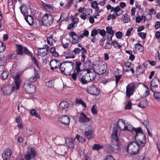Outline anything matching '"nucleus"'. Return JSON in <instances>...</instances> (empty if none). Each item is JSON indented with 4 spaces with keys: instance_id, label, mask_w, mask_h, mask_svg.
<instances>
[{
    "instance_id": "obj_6",
    "label": "nucleus",
    "mask_w": 160,
    "mask_h": 160,
    "mask_svg": "<svg viewBox=\"0 0 160 160\" xmlns=\"http://www.w3.org/2000/svg\"><path fill=\"white\" fill-rule=\"evenodd\" d=\"M95 72L99 75H102L105 73L107 70L106 63H100L99 65H95L93 67Z\"/></svg>"
},
{
    "instance_id": "obj_40",
    "label": "nucleus",
    "mask_w": 160,
    "mask_h": 160,
    "mask_svg": "<svg viewBox=\"0 0 160 160\" xmlns=\"http://www.w3.org/2000/svg\"><path fill=\"white\" fill-rule=\"evenodd\" d=\"M107 32L109 34L112 35V37L114 35V31L112 30V28L111 27H106Z\"/></svg>"
},
{
    "instance_id": "obj_15",
    "label": "nucleus",
    "mask_w": 160,
    "mask_h": 160,
    "mask_svg": "<svg viewBox=\"0 0 160 160\" xmlns=\"http://www.w3.org/2000/svg\"><path fill=\"white\" fill-rule=\"evenodd\" d=\"M36 156L35 149L33 148H31L29 151L27 152L24 155V158L26 160H31V157L34 158Z\"/></svg>"
},
{
    "instance_id": "obj_29",
    "label": "nucleus",
    "mask_w": 160,
    "mask_h": 160,
    "mask_svg": "<svg viewBox=\"0 0 160 160\" xmlns=\"http://www.w3.org/2000/svg\"><path fill=\"white\" fill-rule=\"evenodd\" d=\"M69 104L68 102L66 101L62 102L59 105V108L60 109H65L68 107Z\"/></svg>"
},
{
    "instance_id": "obj_2",
    "label": "nucleus",
    "mask_w": 160,
    "mask_h": 160,
    "mask_svg": "<svg viewBox=\"0 0 160 160\" xmlns=\"http://www.w3.org/2000/svg\"><path fill=\"white\" fill-rule=\"evenodd\" d=\"M117 125L118 128L122 130H127L131 131L132 133H136L138 131L142 129L140 127L137 128L133 127L130 123L128 121L122 119H119L117 122Z\"/></svg>"
},
{
    "instance_id": "obj_34",
    "label": "nucleus",
    "mask_w": 160,
    "mask_h": 160,
    "mask_svg": "<svg viewBox=\"0 0 160 160\" xmlns=\"http://www.w3.org/2000/svg\"><path fill=\"white\" fill-rule=\"evenodd\" d=\"M30 113L33 116H35L39 120L41 119L40 115L36 112V110L34 109H32L30 111Z\"/></svg>"
},
{
    "instance_id": "obj_61",
    "label": "nucleus",
    "mask_w": 160,
    "mask_h": 160,
    "mask_svg": "<svg viewBox=\"0 0 160 160\" xmlns=\"http://www.w3.org/2000/svg\"><path fill=\"white\" fill-rule=\"evenodd\" d=\"M72 51L74 52L75 56H76V54H79L80 52L81 49L78 48H76Z\"/></svg>"
},
{
    "instance_id": "obj_55",
    "label": "nucleus",
    "mask_w": 160,
    "mask_h": 160,
    "mask_svg": "<svg viewBox=\"0 0 160 160\" xmlns=\"http://www.w3.org/2000/svg\"><path fill=\"white\" fill-rule=\"evenodd\" d=\"M5 48V47L3 43L0 41V53L4 51Z\"/></svg>"
},
{
    "instance_id": "obj_30",
    "label": "nucleus",
    "mask_w": 160,
    "mask_h": 160,
    "mask_svg": "<svg viewBox=\"0 0 160 160\" xmlns=\"http://www.w3.org/2000/svg\"><path fill=\"white\" fill-rule=\"evenodd\" d=\"M148 102L147 100L144 99L139 102L138 106L142 108H145L147 106Z\"/></svg>"
},
{
    "instance_id": "obj_7",
    "label": "nucleus",
    "mask_w": 160,
    "mask_h": 160,
    "mask_svg": "<svg viewBox=\"0 0 160 160\" xmlns=\"http://www.w3.org/2000/svg\"><path fill=\"white\" fill-rule=\"evenodd\" d=\"M53 16L50 13L45 14L42 18L43 25L46 26H50L53 22Z\"/></svg>"
},
{
    "instance_id": "obj_31",
    "label": "nucleus",
    "mask_w": 160,
    "mask_h": 160,
    "mask_svg": "<svg viewBox=\"0 0 160 160\" xmlns=\"http://www.w3.org/2000/svg\"><path fill=\"white\" fill-rule=\"evenodd\" d=\"M72 22L68 25V28L69 29H71L72 28L75 27L78 23V21L74 18L72 19Z\"/></svg>"
},
{
    "instance_id": "obj_59",
    "label": "nucleus",
    "mask_w": 160,
    "mask_h": 160,
    "mask_svg": "<svg viewBox=\"0 0 160 160\" xmlns=\"http://www.w3.org/2000/svg\"><path fill=\"white\" fill-rule=\"evenodd\" d=\"M112 43L110 44L109 42H107L106 45L104 46V48L106 49H110L112 48Z\"/></svg>"
},
{
    "instance_id": "obj_62",
    "label": "nucleus",
    "mask_w": 160,
    "mask_h": 160,
    "mask_svg": "<svg viewBox=\"0 0 160 160\" xmlns=\"http://www.w3.org/2000/svg\"><path fill=\"white\" fill-rule=\"evenodd\" d=\"M32 60L34 64L37 66L38 68V62L37 60L34 57H33L32 58Z\"/></svg>"
},
{
    "instance_id": "obj_51",
    "label": "nucleus",
    "mask_w": 160,
    "mask_h": 160,
    "mask_svg": "<svg viewBox=\"0 0 160 160\" xmlns=\"http://www.w3.org/2000/svg\"><path fill=\"white\" fill-rule=\"evenodd\" d=\"M76 102L77 103H79L82 105L83 107L85 108L86 107L85 103L83 102L81 99H76Z\"/></svg>"
},
{
    "instance_id": "obj_38",
    "label": "nucleus",
    "mask_w": 160,
    "mask_h": 160,
    "mask_svg": "<svg viewBox=\"0 0 160 160\" xmlns=\"http://www.w3.org/2000/svg\"><path fill=\"white\" fill-rule=\"evenodd\" d=\"M98 3L96 1H93L91 5V7L94 8L96 9V11H98L99 10V8L98 7Z\"/></svg>"
},
{
    "instance_id": "obj_49",
    "label": "nucleus",
    "mask_w": 160,
    "mask_h": 160,
    "mask_svg": "<svg viewBox=\"0 0 160 160\" xmlns=\"http://www.w3.org/2000/svg\"><path fill=\"white\" fill-rule=\"evenodd\" d=\"M136 71L138 74H141L143 72L144 70L142 68H141L140 66H139L137 68Z\"/></svg>"
},
{
    "instance_id": "obj_10",
    "label": "nucleus",
    "mask_w": 160,
    "mask_h": 160,
    "mask_svg": "<svg viewBox=\"0 0 160 160\" xmlns=\"http://www.w3.org/2000/svg\"><path fill=\"white\" fill-rule=\"evenodd\" d=\"M49 46L46 44L44 45L43 48H39L37 50L38 54L41 57H44L49 53Z\"/></svg>"
},
{
    "instance_id": "obj_13",
    "label": "nucleus",
    "mask_w": 160,
    "mask_h": 160,
    "mask_svg": "<svg viewBox=\"0 0 160 160\" xmlns=\"http://www.w3.org/2000/svg\"><path fill=\"white\" fill-rule=\"evenodd\" d=\"M78 121L81 123H86L90 121L91 119L88 118L86 115L82 112H80L78 114Z\"/></svg>"
},
{
    "instance_id": "obj_63",
    "label": "nucleus",
    "mask_w": 160,
    "mask_h": 160,
    "mask_svg": "<svg viewBox=\"0 0 160 160\" xmlns=\"http://www.w3.org/2000/svg\"><path fill=\"white\" fill-rule=\"evenodd\" d=\"M142 124L146 128V129L148 128V127L149 125V121L148 120H145L144 122H142Z\"/></svg>"
},
{
    "instance_id": "obj_14",
    "label": "nucleus",
    "mask_w": 160,
    "mask_h": 160,
    "mask_svg": "<svg viewBox=\"0 0 160 160\" xmlns=\"http://www.w3.org/2000/svg\"><path fill=\"white\" fill-rule=\"evenodd\" d=\"M135 88V85L131 83L128 84L126 87V94L127 97L129 98L134 93Z\"/></svg>"
},
{
    "instance_id": "obj_52",
    "label": "nucleus",
    "mask_w": 160,
    "mask_h": 160,
    "mask_svg": "<svg viewBox=\"0 0 160 160\" xmlns=\"http://www.w3.org/2000/svg\"><path fill=\"white\" fill-rule=\"evenodd\" d=\"M122 33L120 31L117 32L115 33L116 37L118 39L121 38L122 36Z\"/></svg>"
},
{
    "instance_id": "obj_5",
    "label": "nucleus",
    "mask_w": 160,
    "mask_h": 160,
    "mask_svg": "<svg viewBox=\"0 0 160 160\" xmlns=\"http://www.w3.org/2000/svg\"><path fill=\"white\" fill-rule=\"evenodd\" d=\"M122 147V146L118 143V140H113L111 145H108L107 147V150L110 152L118 153L121 152Z\"/></svg>"
},
{
    "instance_id": "obj_41",
    "label": "nucleus",
    "mask_w": 160,
    "mask_h": 160,
    "mask_svg": "<svg viewBox=\"0 0 160 160\" xmlns=\"http://www.w3.org/2000/svg\"><path fill=\"white\" fill-rule=\"evenodd\" d=\"M103 148L102 146L99 144H95L94 146L92 147L93 149L97 150H99V149L102 148Z\"/></svg>"
},
{
    "instance_id": "obj_4",
    "label": "nucleus",
    "mask_w": 160,
    "mask_h": 160,
    "mask_svg": "<svg viewBox=\"0 0 160 160\" xmlns=\"http://www.w3.org/2000/svg\"><path fill=\"white\" fill-rule=\"evenodd\" d=\"M13 70L10 71L11 75L14 80L15 86H13L12 87V90L14 91L18 90L21 82V80L20 77L22 76V74L19 73L15 75L13 74Z\"/></svg>"
},
{
    "instance_id": "obj_19",
    "label": "nucleus",
    "mask_w": 160,
    "mask_h": 160,
    "mask_svg": "<svg viewBox=\"0 0 160 160\" xmlns=\"http://www.w3.org/2000/svg\"><path fill=\"white\" fill-rule=\"evenodd\" d=\"M12 153V151L10 149H7L5 150L2 154V157L3 160H7L9 159L11 157Z\"/></svg>"
},
{
    "instance_id": "obj_46",
    "label": "nucleus",
    "mask_w": 160,
    "mask_h": 160,
    "mask_svg": "<svg viewBox=\"0 0 160 160\" xmlns=\"http://www.w3.org/2000/svg\"><path fill=\"white\" fill-rule=\"evenodd\" d=\"M24 53V54L27 55L29 56H32V54L30 52V51H29L28 49L26 47H24V49L23 50V53Z\"/></svg>"
},
{
    "instance_id": "obj_25",
    "label": "nucleus",
    "mask_w": 160,
    "mask_h": 160,
    "mask_svg": "<svg viewBox=\"0 0 160 160\" xmlns=\"http://www.w3.org/2000/svg\"><path fill=\"white\" fill-rule=\"evenodd\" d=\"M42 4L44 8L48 12H52L53 11V9L52 6L46 3L42 2Z\"/></svg>"
},
{
    "instance_id": "obj_58",
    "label": "nucleus",
    "mask_w": 160,
    "mask_h": 160,
    "mask_svg": "<svg viewBox=\"0 0 160 160\" xmlns=\"http://www.w3.org/2000/svg\"><path fill=\"white\" fill-rule=\"evenodd\" d=\"M133 30V28H129L127 30L126 36L128 37H129L131 35V32Z\"/></svg>"
},
{
    "instance_id": "obj_47",
    "label": "nucleus",
    "mask_w": 160,
    "mask_h": 160,
    "mask_svg": "<svg viewBox=\"0 0 160 160\" xmlns=\"http://www.w3.org/2000/svg\"><path fill=\"white\" fill-rule=\"evenodd\" d=\"M6 63V59L4 57H0V66H3Z\"/></svg>"
},
{
    "instance_id": "obj_8",
    "label": "nucleus",
    "mask_w": 160,
    "mask_h": 160,
    "mask_svg": "<svg viewBox=\"0 0 160 160\" xmlns=\"http://www.w3.org/2000/svg\"><path fill=\"white\" fill-rule=\"evenodd\" d=\"M94 130V127L92 125H88L86 128L84 132V135L88 140L93 138Z\"/></svg>"
},
{
    "instance_id": "obj_43",
    "label": "nucleus",
    "mask_w": 160,
    "mask_h": 160,
    "mask_svg": "<svg viewBox=\"0 0 160 160\" xmlns=\"http://www.w3.org/2000/svg\"><path fill=\"white\" fill-rule=\"evenodd\" d=\"M91 81L94 80L95 77V74L94 72H90L87 73Z\"/></svg>"
},
{
    "instance_id": "obj_37",
    "label": "nucleus",
    "mask_w": 160,
    "mask_h": 160,
    "mask_svg": "<svg viewBox=\"0 0 160 160\" xmlns=\"http://www.w3.org/2000/svg\"><path fill=\"white\" fill-rule=\"evenodd\" d=\"M53 35H50L49 37H47V41L48 43V44L51 45L53 44L54 42V40L53 38Z\"/></svg>"
},
{
    "instance_id": "obj_1",
    "label": "nucleus",
    "mask_w": 160,
    "mask_h": 160,
    "mask_svg": "<svg viewBox=\"0 0 160 160\" xmlns=\"http://www.w3.org/2000/svg\"><path fill=\"white\" fill-rule=\"evenodd\" d=\"M132 138L135 142H132L128 145L127 151L131 154H135L139 151L140 148L144 147L146 143V139L142 129H139L136 133L133 134Z\"/></svg>"
},
{
    "instance_id": "obj_54",
    "label": "nucleus",
    "mask_w": 160,
    "mask_h": 160,
    "mask_svg": "<svg viewBox=\"0 0 160 160\" xmlns=\"http://www.w3.org/2000/svg\"><path fill=\"white\" fill-rule=\"evenodd\" d=\"M46 85L49 87H52L54 85V81H49L46 83Z\"/></svg>"
},
{
    "instance_id": "obj_39",
    "label": "nucleus",
    "mask_w": 160,
    "mask_h": 160,
    "mask_svg": "<svg viewBox=\"0 0 160 160\" xmlns=\"http://www.w3.org/2000/svg\"><path fill=\"white\" fill-rule=\"evenodd\" d=\"M81 62H76V69L77 73V74H79V72H80L81 71V70L80 68V66L81 65Z\"/></svg>"
},
{
    "instance_id": "obj_26",
    "label": "nucleus",
    "mask_w": 160,
    "mask_h": 160,
    "mask_svg": "<svg viewBox=\"0 0 160 160\" xmlns=\"http://www.w3.org/2000/svg\"><path fill=\"white\" fill-rule=\"evenodd\" d=\"M25 19L26 22L30 25L32 24L33 20L32 17L29 13L28 15H26L25 17Z\"/></svg>"
},
{
    "instance_id": "obj_45",
    "label": "nucleus",
    "mask_w": 160,
    "mask_h": 160,
    "mask_svg": "<svg viewBox=\"0 0 160 160\" xmlns=\"http://www.w3.org/2000/svg\"><path fill=\"white\" fill-rule=\"evenodd\" d=\"M89 34V32L87 30H86L84 31L83 33H81L80 34V38H84V36L87 37L88 36Z\"/></svg>"
},
{
    "instance_id": "obj_16",
    "label": "nucleus",
    "mask_w": 160,
    "mask_h": 160,
    "mask_svg": "<svg viewBox=\"0 0 160 160\" xmlns=\"http://www.w3.org/2000/svg\"><path fill=\"white\" fill-rule=\"evenodd\" d=\"M51 69L54 70L55 69L59 68L60 69L61 63L60 61L55 60H51L49 63Z\"/></svg>"
},
{
    "instance_id": "obj_18",
    "label": "nucleus",
    "mask_w": 160,
    "mask_h": 160,
    "mask_svg": "<svg viewBox=\"0 0 160 160\" xmlns=\"http://www.w3.org/2000/svg\"><path fill=\"white\" fill-rule=\"evenodd\" d=\"M69 36L71 37L72 40V43L73 44H75L79 42L81 38L80 35L76 34L74 32H70L69 34Z\"/></svg>"
},
{
    "instance_id": "obj_11",
    "label": "nucleus",
    "mask_w": 160,
    "mask_h": 160,
    "mask_svg": "<svg viewBox=\"0 0 160 160\" xmlns=\"http://www.w3.org/2000/svg\"><path fill=\"white\" fill-rule=\"evenodd\" d=\"M114 12V13L111 15L112 19H115L117 17L122 15L123 11L121 10L119 6H118L115 8H112V12Z\"/></svg>"
},
{
    "instance_id": "obj_60",
    "label": "nucleus",
    "mask_w": 160,
    "mask_h": 160,
    "mask_svg": "<svg viewBox=\"0 0 160 160\" xmlns=\"http://www.w3.org/2000/svg\"><path fill=\"white\" fill-rule=\"evenodd\" d=\"M138 35L142 39H145L146 36V33L143 32H139L138 33Z\"/></svg>"
},
{
    "instance_id": "obj_9",
    "label": "nucleus",
    "mask_w": 160,
    "mask_h": 160,
    "mask_svg": "<svg viewBox=\"0 0 160 160\" xmlns=\"http://www.w3.org/2000/svg\"><path fill=\"white\" fill-rule=\"evenodd\" d=\"M158 85H160V80L159 79H152L150 83V90L154 93L158 91H159Z\"/></svg>"
},
{
    "instance_id": "obj_22",
    "label": "nucleus",
    "mask_w": 160,
    "mask_h": 160,
    "mask_svg": "<svg viewBox=\"0 0 160 160\" xmlns=\"http://www.w3.org/2000/svg\"><path fill=\"white\" fill-rule=\"evenodd\" d=\"M58 121L62 123L68 125L70 123V119L66 115H63L59 118Z\"/></svg>"
},
{
    "instance_id": "obj_24",
    "label": "nucleus",
    "mask_w": 160,
    "mask_h": 160,
    "mask_svg": "<svg viewBox=\"0 0 160 160\" xmlns=\"http://www.w3.org/2000/svg\"><path fill=\"white\" fill-rule=\"evenodd\" d=\"M119 135L118 129L116 127L113 128V131L112 134V138L114 140H118V137Z\"/></svg>"
},
{
    "instance_id": "obj_20",
    "label": "nucleus",
    "mask_w": 160,
    "mask_h": 160,
    "mask_svg": "<svg viewBox=\"0 0 160 160\" xmlns=\"http://www.w3.org/2000/svg\"><path fill=\"white\" fill-rule=\"evenodd\" d=\"M91 12V9H87L84 10L80 15V18L83 20L88 18Z\"/></svg>"
},
{
    "instance_id": "obj_53",
    "label": "nucleus",
    "mask_w": 160,
    "mask_h": 160,
    "mask_svg": "<svg viewBox=\"0 0 160 160\" xmlns=\"http://www.w3.org/2000/svg\"><path fill=\"white\" fill-rule=\"evenodd\" d=\"M138 160H150V158L146 156H140L138 158Z\"/></svg>"
},
{
    "instance_id": "obj_50",
    "label": "nucleus",
    "mask_w": 160,
    "mask_h": 160,
    "mask_svg": "<svg viewBox=\"0 0 160 160\" xmlns=\"http://www.w3.org/2000/svg\"><path fill=\"white\" fill-rule=\"evenodd\" d=\"M91 112L93 114H97V107L95 105H94L91 108Z\"/></svg>"
},
{
    "instance_id": "obj_21",
    "label": "nucleus",
    "mask_w": 160,
    "mask_h": 160,
    "mask_svg": "<svg viewBox=\"0 0 160 160\" xmlns=\"http://www.w3.org/2000/svg\"><path fill=\"white\" fill-rule=\"evenodd\" d=\"M20 9L21 13L25 16L28 15L31 12V10L30 8H28L25 5L22 4L20 8Z\"/></svg>"
},
{
    "instance_id": "obj_23",
    "label": "nucleus",
    "mask_w": 160,
    "mask_h": 160,
    "mask_svg": "<svg viewBox=\"0 0 160 160\" xmlns=\"http://www.w3.org/2000/svg\"><path fill=\"white\" fill-rule=\"evenodd\" d=\"M75 138L74 139L68 138L65 140V142L67 146L69 148H73L75 145Z\"/></svg>"
},
{
    "instance_id": "obj_28",
    "label": "nucleus",
    "mask_w": 160,
    "mask_h": 160,
    "mask_svg": "<svg viewBox=\"0 0 160 160\" xmlns=\"http://www.w3.org/2000/svg\"><path fill=\"white\" fill-rule=\"evenodd\" d=\"M122 19L124 23H127L130 21V16L126 13L122 15Z\"/></svg>"
},
{
    "instance_id": "obj_3",
    "label": "nucleus",
    "mask_w": 160,
    "mask_h": 160,
    "mask_svg": "<svg viewBox=\"0 0 160 160\" xmlns=\"http://www.w3.org/2000/svg\"><path fill=\"white\" fill-rule=\"evenodd\" d=\"M73 62L67 61L61 63L60 68V71L62 73L66 75H71L73 72H75V70H73Z\"/></svg>"
},
{
    "instance_id": "obj_56",
    "label": "nucleus",
    "mask_w": 160,
    "mask_h": 160,
    "mask_svg": "<svg viewBox=\"0 0 160 160\" xmlns=\"http://www.w3.org/2000/svg\"><path fill=\"white\" fill-rule=\"evenodd\" d=\"M145 87L146 88V89L144 93V96L146 97L149 95L150 94L149 90L148 87L146 86L145 85Z\"/></svg>"
},
{
    "instance_id": "obj_27",
    "label": "nucleus",
    "mask_w": 160,
    "mask_h": 160,
    "mask_svg": "<svg viewBox=\"0 0 160 160\" xmlns=\"http://www.w3.org/2000/svg\"><path fill=\"white\" fill-rule=\"evenodd\" d=\"M24 47L21 45L17 44L16 45L17 54L19 55H22L23 52Z\"/></svg>"
},
{
    "instance_id": "obj_57",
    "label": "nucleus",
    "mask_w": 160,
    "mask_h": 160,
    "mask_svg": "<svg viewBox=\"0 0 160 160\" xmlns=\"http://www.w3.org/2000/svg\"><path fill=\"white\" fill-rule=\"evenodd\" d=\"M115 77L116 80V84L117 85L120 80L121 78L122 75H119L117 76H115Z\"/></svg>"
},
{
    "instance_id": "obj_36",
    "label": "nucleus",
    "mask_w": 160,
    "mask_h": 160,
    "mask_svg": "<svg viewBox=\"0 0 160 160\" xmlns=\"http://www.w3.org/2000/svg\"><path fill=\"white\" fill-rule=\"evenodd\" d=\"M39 77V76L38 73H36L34 76L31 77L29 78V81L31 82H35Z\"/></svg>"
},
{
    "instance_id": "obj_12",
    "label": "nucleus",
    "mask_w": 160,
    "mask_h": 160,
    "mask_svg": "<svg viewBox=\"0 0 160 160\" xmlns=\"http://www.w3.org/2000/svg\"><path fill=\"white\" fill-rule=\"evenodd\" d=\"M23 88L25 91L28 93H34L35 91V86L27 82L25 83Z\"/></svg>"
},
{
    "instance_id": "obj_42",
    "label": "nucleus",
    "mask_w": 160,
    "mask_h": 160,
    "mask_svg": "<svg viewBox=\"0 0 160 160\" xmlns=\"http://www.w3.org/2000/svg\"><path fill=\"white\" fill-rule=\"evenodd\" d=\"M9 76V72L7 71H3L1 74V78L3 79H5Z\"/></svg>"
},
{
    "instance_id": "obj_48",
    "label": "nucleus",
    "mask_w": 160,
    "mask_h": 160,
    "mask_svg": "<svg viewBox=\"0 0 160 160\" xmlns=\"http://www.w3.org/2000/svg\"><path fill=\"white\" fill-rule=\"evenodd\" d=\"M154 97L160 101V92L158 91L154 93Z\"/></svg>"
},
{
    "instance_id": "obj_35",
    "label": "nucleus",
    "mask_w": 160,
    "mask_h": 160,
    "mask_svg": "<svg viewBox=\"0 0 160 160\" xmlns=\"http://www.w3.org/2000/svg\"><path fill=\"white\" fill-rule=\"evenodd\" d=\"M112 44L116 48L121 49L122 47V46L116 40L112 41Z\"/></svg>"
},
{
    "instance_id": "obj_17",
    "label": "nucleus",
    "mask_w": 160,
    "mask_h": 160,
    "mask_svg": "<svg viewBox=\"0 0 160 160\" xmlns=\"http://www.w3.org/2000/svg\"><path fill=\"white\" fill-rule=\"evenodd\" d=\"M87 91L90 94L94 95H98L100 93L99 89L95 86L89 87L87 89Z\"/></svg>"
},
{
    "instance_id": "obj_32",
    "label": "nucleus",
    "mask_w": 160,
    "mask_h": 160,
    "mask_svg": "<svg viewBox=\"0 0 160 160\" xmlns=\"http://www.w3.org/2000/svg\"><path fill=\"white\" fill-rule=\"evenodd\" d=\"M136 50L139 52H142L144 50L143 46L140 44L137 43L135 44Z\"/></svg>"
},
{
    "instance_id": "obj_33",
    "label": "nucleus",
    "mask_w": 160,
    "mask_h": 160,
    "mask_svg": "<svg viewBox=\"0 0 160 160\" xmlns=\"http://www.w3.org/2000/svg\"><path fill=\"white\" fill-rule=\"evenodd\" d=\"M75 53L72 50L69 51L68 52L65 58L66 59H68L70 58L74 59L75 58Z\"/></svg>"
},
{
    "instance_id": "obj_64",
    "label": "nucleus",
    "mask_w": 160,
    "mask_h": 160,
    "mask_svg": "<svg viewBox=\"0 0 160 160\" xmlns=\"http://www.w3.org/2000/svg\"><path fill=\"white\" fill-rule=\"evenodd\" d=\"M104 160H116L111 155L107 156Z\"/></svg>"
},
{
    "instance_id": "obj_44",
    "label": "nucleus",
    "mask_w": 160,
    "mask_h": 160,
    "mask_svg": "<svg viewBox=\"0 0 160 160\" xmlns=\"http://www.w3.org/2000/svg\"><path fill=\"white\" fill-rule=\"evenodd\" d=\"M76 138L80 142H83L85 141V139L79 135H77Z\"/></svg>"
}]
</instances>
